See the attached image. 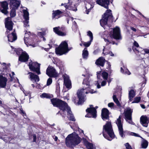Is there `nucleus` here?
I'll list each match as a JSON object with an SVG mask.
<instances>
[{"instance_id":"obj_33","label":"nucleus","mask_w":149,"mask_h":149,"mask_svg":"<svg viewBox=\"0 0 149 149\" xmlns=\"http://www.w3.org/2000/svg\"><path fill=\"white\" fill-rule=\"evenodd\" d=\"M87 49L85 48L83 50L82 52V56L84 59H86L88 57V53Z\"/></svg>"},{"instance_id":"obj_37","label":"nucleus","mask_w":149,"mask_h":149,"mask_svg":"<svg viewBox=\"0 0 149 149\" xmlns=\"http://www.w3.org/2000/svg\"><path fill=\"white\" fill-rule=\"evenodd\" d=\"M11 11L10 12V16L11 17H15L16 15L15 10L17 9H15L13 8H10Z\"/></svg>"},{"instance_id":"obj_52","label":"nucleus","mask_w":149,"mask_h":149,"mask_svg":"<svg viewBox=\"0 0 149 149\" xmlns=\"http://www.w3.org/2000/svg\"><path fill=\"white\" fill-rule=\"evenodd\" d=\"M96 85L97 86V88H100L101 87V86L99 83H98V82L97 81V83L96 84Z\"/></svg>"},{"instance_id":"obj_38","label":"nucleus","mask_w":149,"mask_h":149,"mask_svg":"<svg viewBox=\"0 0 149 149\" xmlns=\"http://www.w3.org/2000/svg\"><path fill=\"white\" fill-rule=\"evenodd\" d=\"M120 71L121 72L125 74L128 75H130L131 74L130 72L127 69L124 68V69L123 70L122 68L121 67L120 68Z\"/></svg>"},{"instance_id":"obj_39","label":"nucleus","mask_w":149,"mask_h":149,"mask_svg":"<svg viewBox=\"0 0 149 149\" xmlns=\"http://www.w3.org/2000/svg\"><path fill=\"white\" fill-rule=\"evenodd\" d=\"M148 144V143L147 141L146 140L144 141L141 144V146L142 148H146Z\"/></svg>"},{"instance_id":"obj_46","label":"nucleus","mask_w":149,"mask_h":149,"mask_svg":"<svg viewBox=\"0 0 149 149\" xmlns=\"http://www.w3.org/2000/svg\"><path fill=\"white\" fill-rule=\"evenodd\" d=\"M52 82V79L51 78H49L47 81V86H49L50 84H51V83Z\"/></svg>"},{"instance_id":"obj_3","label":"nucleus","mask_w":149,"mask_h":149,"mask_svg":"<svg viewBox=\"0 0 149 149\" xmlns=\"http://www.w3.org/2000/svg\"><path fill=\"white\" fill-rule=\"evenodd\" d=\"M80 142V138L75 132L69 135L65 139V144L68 147L73 148Z\"/></svg>"},{"instance_id":"obj_55","label":"nucleus","mask_w":149,"mask_h":149,"mask_svg":"<svg viewBox=\"0 0 149 149\" xmlns=\"http://www.w3.org/2000/svg\"><path fill=\"white\" fill-rule=\"evenodd\" d=\"M144 51L146 53H149V49H144Z\"/></svg>"},{"instance_id":"obj_47","label":"nucleus","mask_w":149,"mask_h":149,"mask_svg":"<svg viewBox=\"0 0 149 149\" xmlns=\"http://www.w3.org/2000/svg\"><path fill=\"white\" fill-rule=\"evenodd\" d=\"M125 146L127 149H132L131 146L128 143H127L125 144Z\"/></svg>"},{"instance_id":"obj_4","label":"nucleus","mask_w":149,"mask_h":149,"mask_svg":"<svg viewBox=\"0 0 149 149\" xmlns=\"http://www.w3.org/2000/svg\"><path fill=\"white\" fill-rule=\"evenodd\" d=\"M103 135L105 138L110 141L114 138V134L111 122H107L106 125L103 126Z\"/></svg>"},{"instance_id":"obj_29","label":"nucleus","mask_w":149,"mask_h":149,"mask_svg":"<svg viewBox=\"0 0 149 149\" xmlns=\"http://www.w3.org/2000/svg\"><path fill=\"white\" fill-rule=\"evenodd\" d=\"M53 30L54 32L58 35L63 36L66 35V33L65 32H63L60 31L61 28L59 27H57L53 28Z\"/></svg>"},{"instance_id":"obj_41","label":"nucleus","mask_w":149,"mask_h":149,"mask_svg":"<svg viewBox=\"0 0 149 149\" xmlns=\"http://www.w3.org/2000/svg\"><path fill=\"white\" fill-rule=\"evenodd\" d=\"M14 51L16 52V54L18 55H19L20 54H21L24 52L22 51V50L20 48L16 49H14Z\"/></svg>"},{"instance_id":"obj_16","label":"nucleus","mask_w":149,"mask_h":149,"mask_svg":"<svg viewBox=\"0 0 149 149\" xmlns=\"http://www.w3.org/2000/svg\"><path fill=\"white\" fill-rule=\"evenodd\" d=\"M96 2L98 4L106 9L109 8V0H97Z\"/></svg>"},{"instance_id":"obj_43","label":"nucleus","mask_w":149,"mask_h":149,"mask_svg":"<svg viewBox=\"0 0 149 149\" xmlns=\"http://www.w3.org/2000/svg\"><path fill=\"white\" fill-rule=\"evenodd\" d=\"M102 76L104 79L107 80L108 77V74L106 72H104L102 73Z\"/></svg>"},{"instance_id":"obj_63","label":"nucleus","mask_w":149,"mask_h":149,"mask_svg":"<svg viewBox=\"0 0 149 149\" xmlns=\"http://www.w3.org/2000/svg\"><path fill=\"white\" fill-rule=\"evenodd\" d=\"M54 139L55 141H56L58 139V137L56 136H55V137L54 138Z\"/></svg>"},{"instance_id":"obj_34","label":"nucleus","mask_w":149,"mask_h":149,"mask_svg":"<svg viewBox=\"0 0 149 149\" xmlns=\"http://www.w3.org/2000/svg\"><path fill=\"white\" fill-rule=\"evenodd\" d=\"M85 144L88 149H95V146H93V144L88 141L85 142Z\"/></svg>"},{"instance_id":"obj_64","label":"nucleus","mask_w":149,"mask_h":149,"mask_svg":"<svg viewBox=\"0 0 149 149\" xmlns=\"http://www.w3.org/2000/svg\"><path fill=\"white\" fill-rule=\"evenodd\" d=\"M107 63H108V68H110V67H111V65L110 63L107 62Z\"/></svg>"},{"instance_id":"obj_13","label":"nucleus","mask_w":149,"mask_h":149,"mask_svg":"<svg viewBox=\"0 0 149 149\" xmlns=\"http://www.w3.org/2000/svg\"><path fill=\"white\" fill-rule=\"evenodd\" d=\"M46 74L50 77H56L57 74L56 72V70L52 67L49 66L47 69L46 71Z\"/></svg>"},{"instance_id":"obj_40","label":"nucleus","mask_w":149,"mask_h":149,"mask_svg":"<svg viewBox=\"0 0 149 149\" xmlns=\"http://www.w3.org/2000/svg\"><path fill=\"white\" fill-rule=\"evenodd\" d=\"M106 51V49L105 48H104L103 50V54L104 55H107L108 54H109L111 56H113L114 54L112 53V52H105V53H104V52Z\"/></svg>"},{"instance_id":"obj_48","label":"nucleus","mask_w":149,"mask_h":149,"mask_svg":"<svg viewBox=\"0 0 149 149\" xmlns=\"http://www.w3.org/2000/svg\"><path fill=\"white\" fill-rule=\"evenodd\" d=\"M26 36H27L26 33H25V36L24 37V41L25 44L26 45H27V44H26V43H27V40L28 38V37Z\"/></svg>"},{"instance_id":"obj_1","label":"nucleus","mask_w":149,"mask_h":149,"mask_svg":"<svg viewBox=\"0 0 149 149\" xmlns=\"http://www.w3.org/2000/svg\"><path fill=\"white\" fill-rule=\"evenodd\" d=\"M51 101L54 106L58 107L61 110L57 114L60 113L64 117V115H65L67 113V117L69 119L73 121H75V120L72 114L70 108L68 106L66 102L56 98L52 99L51 100Z\"/></svg>"},{"instance_id":"obj_10","label":"nucleus","mask_w":149,"mask_h":149,"mask_svg":"<svg viewBox=\"0 0 149 149\" xmlns=\"http://www.w3.org/2000/svg\"><path fill=\"white\" fill-rule=\"evenodd\" d=\"M92 105L91 106V107L88 108L86 110V111L88 113L85 116L86 117H93L95 118L97 117V111L96 109L93 107Z\"/></svg>"},{"instance_id":"obj_45","label":"nucleus","mask_w":149,"mask_h":149,"mask_svg":"<svg viewBox=\"0 0 149 149\" xmlns=\"http://www.w3.org/2000/svg\"><path fill=\"white\" fill-rule=\"evenodd\" d=\"M40 97L42 98L46 97L49 98L50 97L49 95L46 93H42L40 95Z\"/></svg>"},{"instance_id":"obj_6","label":"nucleus","mask_w":149,"mask_h":149,"mask_svg":"<svg viewBox=\"0 0 149 149\" xmlns=\"http://www.w3.org/2000/svg\"><path fill=\"white\" fill-rule=\"evenodd\" d=\"M108 20H111V21L113 20V16L110 10H107L102 16V19L100 20L101 25L104 27V26L107 25Z\"/></svg>"},{"instance_id":"obj_7","label":"nucleus","mask_w":149,"mask_h":149,"mask_svg":"<svg viewBox=\"0 0 149 149\" xmlns=\"http://www.w3.org/2000/svg\"><path fill=\"white\" fill-rule=\"evenodd\" d=\"M70 50L68 48V44L66 41L62 42L58 48L56 49V53L60 55L65 54Z\"/></svg>"},{"instance_id":"obj_54","label":"nucleus","mask_w":149,"mask_h":149,"mask_svg":"<svg viewBox=\"0 0 149 149\" xmlns=\"http://www.w3.org/2000/svg\"><path fill=\"white\" fill-rule=\"evenodd\" d=\"M130 28L131 29L134 31L136 32V29L133 27H131Z\"/></svg>"},{"instance_id":"obj_62","label":"nucleus","mask_w":149,"mask_h":149,"mask_svg":"<svg viewBox=\"0 0 149 149\" xmlns=\"http://www.w3.org/2000/svg\"><path fill=\"white\" fill-rule=\"evenodd\" d=\"M141 107L143 108V109H145V106L144 105H143V104H141Z\"/></svg>"},{"instance_id":"obj_27","label":"nucleus","mask_w":149,"mask_h":149,"mask_svg":"<svg viewBox=\"0 0 149 149\" xmlns=\"http://www.w3.org/2000/svg\"><path fill=\"white\" fill-rule=\"evenodd\" d=\"M87 35L89 36L90 38V40L88 42H83V45L86 47H88L91 44V42L93 40V35L92 33L90 31H89L87 33Z\"/></svg>"},{"instance_id":"obj_56","label":"nucleus","mask_w":149,"mask_h":149,"mask_svg":"<svg viewBox=\"0 0 149 149\" xmlns=\"http://www.w3.org/2000/svg\"><path fill=\"white\" fill-rule=\"evenodd\" d=\"M33 141L34 142H36V136L35 135H34L33 136Z\"/></svg>"},{"instance_id":"obj_60","label":"nucleus","mask_w":149,"mask_h":149,"mask_svg":"<svg viewBox=\"0 0 149 149\" xmlns=\"http://www.w3.org/2000/svg\"><path fill=\"white\" fill-rule=\"evenodd\" d=\"M76 98L74 97L73 99V101L74 102V103L77 104V102L75 100Z\"/></svg>"},{"instance_id":"obj_2","label":"nucleus","mask_w":149,"mask_h":149,"mask_svg":"<svg viewBox=\"0 0 149 149\" xmlns=\"http://www.w3.org/2000/svg\"><path fill=\"white\" fill-rule=\"evenodd\" d=\"M83 84L84 85V87L82 89L79 90L77 92V96L79 99V101L77 103L78 104H81L84 102V95L85 94L89 93L93 94L96 92L95 91L93 92V90H89L91 86L89 81L87 79H84Z\"/></svg>"},{"instance_id":"obj_28","label":"nucleus","mask_w":149,"mask_h":149,"mask_svg":"<svg viewBox=\"0 0 149 149\" xmlns=\"http://www.w3.org/2000/svg\"><path fill=\"white\" fill-rule=\"evenodd\" d=\"M7 79L2 75H0V87L3 88L5 87L6 84Z\"/></svg>"},{"instance_id":"obj_51","label":"nucleus","mask_w":149,"mask_h":149,"mask_svg":"<svg viewBox=\"0 0 149 149\" xmlns=\"http://www.w3.org/2000/svg\"><path fill=\"white\" fill-rule=\"evenodd\" d=\"M134 45L136 47H138L139 46V45L138 43H137L136 41H134Z\"/></svg>"},{"instance_id":"obj_30","label":"nucleus","mask_w":149,"mask_h":149,"mask_svg":"<svg viewBox=\"0 0 149 149\" xmlns=\"http://www.w3.org/2000/svg\"><path fill=\"white\" fill-rule=\"evenodd\" d=\"M136 91L133 89H132L129 91L128 93V98L129 102L132 101L133 98L135 96Z\"/></svg>"},{"instance_id":"obj_35","label":"nucleus","mask_w":149,"mask_h":149,"mask_svg":"<svg viewBox=\"0 0 149 149\" xmlns=\"http://www.w3.org/2000/svg\"><path fill=\"white\" fill-rule=\"evenodd\" d=\"M46 33L45 31H42V32H38V36L43 38V40L45 41L46 40V39L44 37V36H45Z\"/></svg>"},{"instance_id":"obj_44","label":"nucleus","mask_w":149,"mask_h":149,"mask_svg":"<svg viewBox=\"0 0 149 149\" xmlns=\"http://www.w3.org/2000/svg\"><path fill=\"white\" fill-rule=\"evenodd\" d=\"M67 15H65L66 16H69V17L67 18V23L68 24H69V20H71L72 21L73 20V18L72 17H70V13L69 12L67 13Z\"/></svg>"},{"instance_id":"obj_24","label":"nucleus","mask_w":149,"mask_h":149,"mask_svg":"<svg viewBox=\"0 0 149 149\" xmlns=\"http://www.w3.org/2000/svg\"><path fill=\"white\" fill-rule=\"evenodd\" d=\"M141 123L144 127H147L148 123V118L145 116H142L140 118Z\"/></svg>"},{"instance_id":"obj_20","label":"nucleus","mask_w":149,"mask_h":149,"mask_svg":"<svg viewBox=\"0 0 149 149\" xmlns=\"http://www.w3.org/2000/svg\"><path fill=\"white\" fill-rule=\"evenodd\" d=\"M101 116L103 120L108 119L109 118L108 110L106 108L103 109L102 111Z\"/></svg>"},{"instance_id":"obj_14","label":"nucleus","mask_w":149,"mask_h":149,"mask_svg":"<svg viewBox=\"0 0 149 149\" xmlns=\"http://www.w3.org/2000/svg\"><path fill=\"white\" fill-rule=\"evenodd\" d=\"M8 4L6 1H3L0 3V10L5 15L8 13Z\"/></svg>"},{"instance_id":"obj_26","label":"nucleus","mask_w":149,"mask_h":149,"mask_svg":"<svg viewBox=\"0 0 149 149\" xmlns=\"http://www.w3.org/2000/svg\"><path fill=\"white\" fill-rule=\"evenodd\" d=\"M8 38L9 41L11 42H13L17 39L16 33L15 31L13 32L11 34L8 35Z\"/></svg>"},{"instance_id":"obj_5","label":"nucleus","mask_w":149,"mask_h":149,"mask_svg":"<svg viewBox=\"0 0 149 149\" xmlns=\"http://www.w3.org/2000/svg\"><path fill=\"white\" fill-rule=\"evenodd\" d=\"M112 30H113V33L110 34V36L108 37L107 38H104V41L107 42L106 45H108L112 42L113 44H114V42L112 41L113 38L116 40H120L122 39L120 29L118 27H116L113 29Z\"/></svg>"},{"instance_id":"obj_19","label":"nucleus","mask_w":149,"mask_h":149,"mask_svg":"<svg viewBox=\"0 0 149 149\" xmlns=\"http://www.w3.org/2000/svg\"><path fill=\"white\" fill-rule=\"evenodd\" d=\"M27 74L29 75L28 77L31 81H34L35 82L39 81V76L33 73L29 72Z\"/></svg>"},{"instance_id":"obj_36","label":"nucleus","mask_w":149,"mask_h":149,"mask_svg":"<svg viewBox=\"0 0 149 149\" xmlns=\"http://www.w3.org/2000/svg\"><path fill=\"white\" fill-rule=\"evenodd\" d=\"M113 99L114 102L118 106L120 107V104L118 99L117 98L116 95H115L113 94Z\"/></svg>"},{"instance_id":"obj_8","label":"nucleus","mask_w":149,"mask_h":149,"mask_svg":"<svg viewBox=\"0 0 149 149\" xmlns=\"http://www.w3.org/2000/svg\"><path fill=\"white\" fill-rule=\"evenodd\" d=\"M132 110L129 107L126 109L124 112L125 119L129 123L134 125V123L132 120Z\"/></svg>"},{"instance_id":"obj_58","label":"nucleus","mask_w":149,"mask_h":149,"mask_svg":"<svg viewBox=\"0 0 149 149\" xmlns=\"http://www.w3.org/2000/svg\"><path fill=\"white\" fill-rule=\"evenodd\" d=\"M73 24L72 26V27H74H74L76 26V23L75 21H74V22H73Z\"/></svg>"},{"instance_id":"obj_9","label":"nucleus","mask_w":149,"mask_h":149,"mask_svg":"<svg viewBox=\"0 0 149 149\" xmlns=\"http://www.w3.org/2000/svg\"><path fill=\"white\" fill-rule=\"evenodd\" d=\"M40 64L36 62H31L29 63V68L30 70L36 72L38 74H40L41 73L40 71Z\"/></svg>"},{"instance_id":"obj_12","label":"nucleus","mask_w":149,"mask_h":149,"mask_svg":"<svg viewBox=\"0 0 149 149\" xmlns=\"http://www.w3.org/2000/svg\"><path fill=\"white\" fill-rule=\"evenodd\" d=\"M13 24V23L11 21V19L10 17H8L6 19L5 22V26L8 29L6 32V34H8V33H9V31L12 30Z\"/></svg>"},{"instance_id":"obj_17","label":"nucleus","mask_w":149,"mask_h":149,"mask_svg":"<svg viewBox=\"0 0 149 149\" xmlns=\"http://www.w3.org/2000/svg\"><path fill=\"white\" fill-rule=\"evenodd\" d=\"M64 84L66 87L68 88H71V82L69 79V77L66 74L63 75Z\"/></svg>"},{"instance_id":"obj_23","label":"nucleus","mask_w":149,"mask_h":149,"mask_svg":"<svg viewBox=\"0 0 149 149\" xmlns=\"http://www.w3.org/2000/svg\"><path fill=\"white\" fill-rule=\"evenodd\" d=\"M65 7L66 9L74 11H76L77 10L76 5L72 3H68L66 4H65Z\"/></svg>"},{"instance_id":"obj_22","label":"nucleus","mask_w":149,"mask_h":149,"mask_svg":"<svg viewBox=\"0 0 149 149\" xmlns=\"http://www.w3.org/2000/svg\"><path fill=\"white\" fill-rule=\"evenodd\" d=\"M20 4V1L18 0H10V5L11 8L17 9Z\"/></svg>"},{"instance_id":"obj_18","label":"nucleus","mask_w":149,"mask_h":149,"mask_svg":"<svg viewBox=\"0 0 149 149\" xmlns=\"http://www.w3.org/2000/svg\"><path fill=\"white\" fill-rule=\"evenodd\" d=\"M63 13V11L57 10L53 11L52 18L53 19H58L62 17L61 15Z\"/></svg>"},{"instance_id":"obj_59","label":"nucleus","mask_w":149,"mask_h":149,"mask_svg":"<svg viewBox=\"0 0 149 149\" xmlns=\"http://www.w3.org/2000/svg\"><path fill=\"white\" fill-rule=\"evenodd\" d=\"M98 52V50H96L94 51L93 52V54H97Z\"/></svg>"},{"instance_id":"obj_61","label":"nucleus","mask_w":149,"mask_h":149,"mask_svg":"<svg viewBox=\"0 0 149 149\" xmlns=\"http://www.w3.org/2000/svg\"><path fill=\"white\" fill-rule=\"evenodd\" d=\"M78 131L79 132H80V133L82 132L83 133V130H82L81 129H80L79 128H78Z\"/></svg>"},{"instance_id":"obj_32","label":"nucleus","mask_w":149,"mask_h":149,"mask_svg":"<svg viewBox=\"0 0 149 149\" xmlns=\"http://www.w3.org/2000/svg\"><path fill=\"white\" fill-rule=\"evenodd\" d=\"M1 68L0 70L3 72H6L7 70L10 68V64H6L5 63H1Z\"/></svg>"},{"instance_id":"obj_11","label":"nucleus","mask_w":149,"mask_h":149,"mask_svg":"<svg viewBox=\"0 0 149 149\" xmlns=\"http://www.w3.org/2000/svg\"><path fill=\"white\" fill-rule=\"evenodd\" d=\"M121 116L120 115L118 118L117 120L116 123L118 127V129L119 131V134L120 136L122 138H123L125 135L123 133V124L121 123Z\"/></svg>"},{"instance_id":"obj_42","label":"nucleus","mask_w":149,"mask_h":149,"mask_svg":"<svg viewBox=\"0 0 149 149\" xmlns=\"http://www.w3.org/2000/svg\"><path fill=\"white\" fill-rule=\"evenodd\" d=\"M141 98L140 97H135L134 99V100L132 102V103L139 102L141 100Z\"/></svg>"},{"instance_id":"obj_53","label":"nucleus","mask_w":149,"mask_h":149,"mask_svg":"<svg viewBox=\"0 0 149 149\" xmlns=\"http://www.w3.org/2000/svg\"><path fill=\"white\" fill-rule=\"evenodd\" d=\"M131 135L133 136H137V137L139 136V135H138L137 134L134 133H131Z\"/></svg>"},{"instance_id":"obj_49","label":"nucleus","mask_w":149,"mask_h":149,"mask_svg":"<svg viewBox=\"0 0 149 149\" xmlns=\"http://www.w3.org/2000/svg\"><path fill=\"white\" fill-rule=\"evenodd\" d=\"M114 105V104L113 102H110L108 104V106L111 108L113 107Z\"/></svg>"},{"instance_id":"obj_31","label":"nucleus","mask_w":149,"mask_h":149,"mask_svg":"<svg viewBox=\"0 0 149 149\" xmlns=\"http://www.w3.org/2000/svg\"><path fill=\"white\" fill-rule=\"evenodd\" d=\"M105 61V59L103 57H100L95 62V64L98 66L103 67L104 66Z\"/></svg>"},{"instance_id":"obj_15","label":"nucleus","mask_w":149,"mask_h":149,"mask_svg":"<svg viewBox=\"0 0 149 149\" xmlns=\"http://www.w3.org/2000/svg\"><path fill=\"white\" fill-rule=\"evenodd\" d=\"M24 14L23 17L25 19L24 21V26L25 27H28L29 26V14L28 12L26 10L24 9L23 10Z\"/></svg>"},{"instance_id":"obj_25","label":"nucleus","mask_w":149,"mask_h":149,"mask_svg":"<svg viewBox=\"0 0 149 149\" xmlns=\"http://www.w3.org/2000/svg\"><path fill=\"white\" fill-rule=\"evenodd\" d=\"M93 0H84L85 1L88 2V3H87L86 6V13L87 14H88L89 12L91 9V4H92L93 2Z\"/></svg>"},{"instance_id":"obj_21","label":"nucleus","mask_w":149,"mask_h":149,"mask_svg":"<svg viewBox=\"0 0 149 149\" xmlns=\"http://www.w3.org/2000/svg\"><path fill=\"white\" fill-rule=\"evenodd\" d=\"M29 58V56L25 51L24 52L19 56V60L22 62H26L27 61Z\"/></svg>"},{"instance_id":"obj_57","label":"nucleus","mask_w":149,"mask_h":149,"mask_svg":"<svg viewBox=\"0 0 149 149\" xmlns=\"http://www.w3.org/2000/svg\"><path fill=\"white\" fill-rule=\"evenodd\" d=\"M20 111H21V113L23 114V116L25 115L26 116V115L25 113L21 109Z\"/></svg>"},{"instance_id":"obj_50","label":"nucleus","mask_w":149,"mask_h":149,"mask_svg":"<svg viewBox=\"0 0 149 149\" xmlns=\"http://www.w3.org/2000/svg\"><path fill=\"white\" fill-rule=\"evenodd\" d=\"M106 80L103 81L101 83V86H104L106 85Z\"/></svg>"}]
</instances>
